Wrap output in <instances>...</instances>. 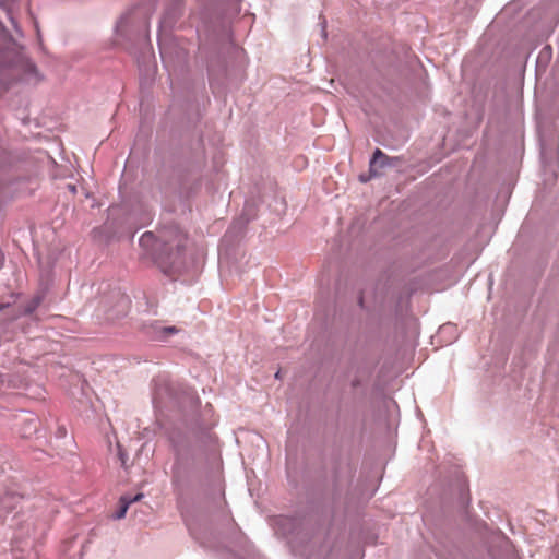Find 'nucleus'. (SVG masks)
I'll return each mask as SVG.
<instances>
[{
  "mask_svg": "<svg viewBox=\"0 0 559 559\" xmlns=\"http://www.w3.org/2000/svg\"><path fill=\"white\" fill-rule=\"evenodd\" d=\"M43 80L36 64L25 55L0 22V86L9 87L14 82L37 84Z\"/></svg>",
  "mask_w": 559,
  "mask_h": 559,
  "instance_id": "nucleus-1",
  "label": "nucleus"
},
{
  "mask_svg": "<svg viewBox=\"0 0 559 559\" xmlns=\"http://www.w3.org/2000/svg\"><path fill=\"white\" fill-rule=\"evenodd\" d=\"M22 497L14 490L0 488V523L17 507Z\"/></svg>",
  "mask_w": 559,
  "mask_h": 559,
  "instance_id": "nucleus-2",
  "label": "nucleus"
},
{
  "mask_svg": "<svg viewBox=\"0 0 559 559\" xmlns=\"http://www.w3.org/2000/svg\"><path fill=\"white\" fill-rule=\"evenodd\" d=\"M168 439L171 443L175 454L181 456L188 448L187 435L178 429H174L169 432Z\"/></svg>",
  "mask_w": 559,
  "mask_h": 559,
  "instance_id": "nucleus-3",
  "label": "nucleus"
},
{
  "mask_svg": "<svg viewBox=\"0 0 559 559\" xmlns=\"http://www.w3.org/2000/svg\"><path fill=\"white\" fill-rule=\"evenodd\" d=\"M20 433L23 438H31L37 432L39 421L38 419L29 414H24L20 417Z\"/></svg>",
  "mask_w": 559,
  "mask_h": 559,
  "instance_id": "nucleus-4",
  "label": "nucleus"
},
{
  "mask_svg": "<svg viewBox=\"0 0 559 559\" xmlns=\"http://www.w3.org/2000/svg\"><path fill=\"white\" fill-rule=\"evenodd\" d=\"M392 158L386 156L380 148H377L373 152L372 158L370 159V174L372 176H378L376 171V167L385 168L393 165Z\"/></svg>",
  "mask_w": 559,
  "mask_h": 559,
  "instance_id": "nucleus-5",
  "label": "nucleus"
},
{
  "mask_svg": "<svg viewBox=\"0 0 559 559\" xmlns=\"http://www.w3.org/2000/svg\"><path fill=\"white\" fill-rule=\"evenodd\" d=\"M168 234L169 236L174 234L177 238H179L175 242V246L179 249L181 247V237L176 227H171L169 230H159L158 241H160L165 246H171V241L168 237Z\"/></svg>",
  "mask_w": 559,
  "mask_h": 559,
  "instance_id": "nucleus-6",
  "label": "nucleus"
},
{
  "mask_svg": "<svg viewBox=\"0 0 559 559\" xmlns=\"http://www.w3.org/2000/svg\"><path fill=\"white\" fill-rule=\"evenodd\" d=\"M156 338L166 341L170 335L176 334L179 330L176 326H154Z\"/></svg>",
  "mask_w": 559,
  "mask_h": 559,
  "instance_id": "nucleus-7",
  "label": "nucleus"
},
{
  "mask_svg": "<svg viewBox=\"0 0 559 559\" xmlns=\"http://www.w3.org/2000/svg\"><path fill=\"white\" fill-rule=\"evenodd\" d=\"M119 306L121 308V310H119L116 314H111L109 316V319H115L121 314H124L126 311H127V308L129 306V299L124 296H120L119 298Z\"/></svg>",
  "mask_w": 559,
  "mask_h": 559,
  "instance_id": "nucleus-8",
  "label": "nucleus"
},
{
  "mask_svg": "<svg viewBox=\"0 0 559 559\" xmlns=\"http://www.w3.org/2000/svg\"><path fill=\"white\" fill-rule=\"evenodd\" d=\"M129 504L128 502H126L122 497L120 498V508L119 510L114 514V519L116 520H120L122 518H124L126 513H127V510L129 509Z\"/></svg>",
  "mask_w": 559,
  "mask_h": 559,
  "instance_id": "nucleus-9",
  "label": "nucleus"
},
{
  "mask_svg": "<svg viewBox=\"0 0 559 559\" xmlns=\"http://www.w3.org/2000/svg\"><path fill=\"white\" fill-rule=\"evenodd\" d=\"M128 16H122L118 23H117V26H116V32L121 34V35H124L126 33V29H127V26H128Z\"/></svg>",
  "mask_w": 559,
  "mask_h": 559,
  "instance_id": "nucleus-10",
  "label": "nucleus"
},
{
  "mask_svg": "<svg viewBox=\"0 0 559 559\" xmlns=\"http://www.w3.org/2000/svg\"><path fill=\"white\" fill-rule=\"evenodd\" d=\"M154 240H156V239H155V236L153 235V233L146 231L140 237L139 242L141 246H147L148 243H151Z\"/></svg>",
  "mask_w": 559,
  "mask_h": 559,
  "instance_id": "nucleus-11",
  "label": "nucleus"
},
{
  "mask_svg": "<svg viewBox=\"0 0 559 559\" xmlns=\"http://www.w3.org/2000/svg\"><path fill=\"white\" fill-rule=\"evenodd\" d=\"M144 497L143 493H136L135 496L131 497V496H122V499L128 502V504H132L136 501H140L142 498Z\"/></svg>",
  "mask_w": 559,
  "mask_h": 559,
  "instance_id": "nucleus-12",
  "label": "nucleus"
},
{
  "mask_svg": "<svg viewBox=\"0 0 559 559\" xmlns=\"http://www.w3.org/2000/svg\"><path fill=\"white\" fill-rule=\"evenodd\" d=\"M117 449H118V455H119L121 465L126 466V463H127V460H128V454L122 450L120 444H117Z\"/></svg>",
  "mask_w": 559,
  "mask_h": 559,
  "instance_id": "nucleus-13",
  "label": "nucleus"
},
{
  "mask_svg": "<svg viewBox=\"0 0 559 559\" xmlns=\"http://www.w3.org/2000/svg\"><path fill=\"white\" fill-rule=\"evenodd\" d=\"M9 19L13 25V27L15 28L16 33L19 34L20 37H23V33L21 31V28L19 27L16 21L14 20V17L9 13Z\"/></svg>",
  "mask_w": 559,
  "mask_h": 559,
  "instance_id": "nucleus-14",
  "label": "nucleus"
},
{
  "mask_svg": "<svg viewBox=\"0 0 559 559\" xmlns=\"http://www.w3.org/2000/svg\"><path fill=\"white\" fill-rule=\"evenodd\" d=\"M250 209V203L247 201L246 204H245V214L247 217H246V222H249L250 219L253 218L252 215H248V211Z\"/></svg>",
  "mask_w": 559,
  "mask_h": 559,
  "instance_id": "nucleus-15",
  "label": "nucleus"
},
{
  "mask_svg": "<svg viewBox=\"0 0 559 559\" xmlns=\"http://www.w3.org/2000/svg\"><path fill=\"white\" fill-rule=\"evenodd\" d=\"M156 399L163 400V392H162V391H157V392L155 393V397H154V400H156Z\"/></svg>",
  "mask_w": 559,
  "mask_h": 559,
  "instance_id": "nucleus-16",
  "label": "nucleus"
},
{
  "mask_svg": "<svg viewBox=\"0 0 559 559\" xmlns=\"http://www.w3.org/2000/svg\"><path fill=\"white\" fill-rule=\"evenodd\" d=\"M143 39H144V40H146V39H147V27H145L144 35H143Z\"/></svg>",
  "mask_w": 559,
  "mask_h": 559,
  "instance_id": "nucleus-17",
  "label": "nucleus"
},
{
  "mask_svg": "<svg viewBox=\"0 0 559 559\" xmlns=\"http://www.w3.org/2000/svg\"><path fill=\"white\" fill-rule=\"evenodd\" d=\"M35 28H36L37 35L39 36V27H38V24L36 22H35Z\"/></svg>",
  "mask_w": 559,
  "mask_h": 559,
  "instance_id": "nucleus-18",
  "label": "nucleus"
},
{
  "mask_svg": "<svg viewBox=\"0 0 559 559\" xmlns=\"http://www.w3.org/2000/svg\"><path fill=\"white\" fill-rule=\"evenodd\" d=\"M69 188H70V190H71L72 192H75V190H76V189H75V187H74V186H72V185H69Z\"/></svg>",
  "mask_w": 559,
  "mask_h": 559,
  "instance_id": "nucleus-19",
  "label": "nucleus"
},
{
  "mask_svg": "<svg viewBox=\"0 0 559 559\" xmlns=\"http://www.w3.org/2000/svg\"><path fill=\"white\" fill-rule=\"evenodd\" d=\"M360 180L365 182L367 179L366 177H360Z\"/></svg>",
  "mask_w": 559,
  "mask_h": 559,
  "instance_id": "nucleus-20",
  "label": "nucleus"
},
{
  "mask_svg": "<svg viewBox=\"0 0 559 559\" xmlns=\"http://www.w3.org/2000/svg\"><path fill=\"white\" fill-rule=\"evenodd\" d=\"M275 377H276V378H280V371H277V372L275 373Z\"/></svg>",
  "mask_w": 559,
  "mask_h": 559,
  "instance_id": "nucleus-21",
  "label": "nucleus"
}]
</instances>
